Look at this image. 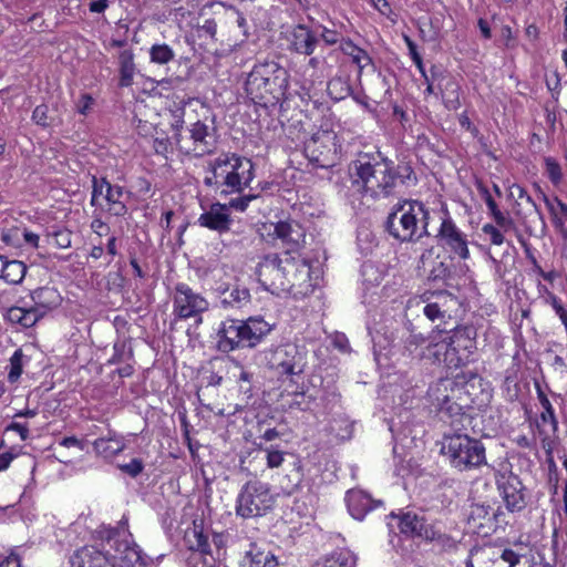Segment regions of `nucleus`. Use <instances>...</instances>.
I'll return each mask as SVG.
<instances>
[{
    "label": "nucleus",
    "mask_w": 567,
    "mask_h": 567,
    "mask_svg": "<svg viewBox=\"0 0 567 567\" xmlns=\"http://www.w3.org/2000/svg\"><path fill=\"white\" fill-rule=\"evenodd\" d=\"M353 184L364 196L374 200L395 194L399 185H415L417 177L409 163L398 165L381 152L360 153L351 164Z\"/></svg>",
    "instance_id": "obj_1"
},
{
    "label": "nucleus",
    "mask_w": 567,
    "mask_h": 567,
    "mask_svg": "<svg viewBox=\"0 0 567 567\" xmlns=\"http://www.w3.org/2000/svg\"><path fill=\"white\" fill-rule=\"evenodd\" d=\"M204 184L220 195L240 194L255 178L250 158L236 153H221L208 162Z\"/></svg>",
    "instance_id": "obj_2"
},
{
    "label": "nucleus",
    "mask_w": 567,
    "mask_h": 567,
    "mask_svg": "<svg viewBox=\"0 0 567 567\" xmlns=\"http://www.w3.org/2000/svg\"><path fill=\"white\" fill-rule=\"evenodd\" d=\"M289 86V72L274 60L254 65L245 82L248 97L258 105L268 107L279 103Z\"/></svg>",
    "instance_id": "obj_3"
},
{
    "label": "nucleus",
    "mask_w": 567,
    "mask_h": 567,
    "mask_svg": "<svg viewBox=\"0 0 567 567\" xmlns=\"http://www.w3.org/2000/svg\"><path fill=\"white\" fill-rule=\"evenodd\" d=\"M431 212L417 199H403L396 203L384 223L386 231L401 243H416L430 237Z\"/></svg>",
    "instance_id": "obj_4"
},
{
    "label": "nucleus",
    "mask_w": 567,
    "mask_h": 567,
    "mask_svg": "<svg viewBox=\"0 0 567 567\" xmlns=\"http://www.w3.org/2000/svg\"><path fill=\"white\" fill-rule=\"evenodd\" d=\"M272 330L261 317L247 320L226 319L217 330V348L221 352L257 347Z\"/></svg>",
    "instance_id": "obj_5"
},
{
    "label": "nucleus",
    "mask_w": 567,
    "mask_h": 567,
    "mask_svg": "<svg viewBox=\"0 0 567 567\" xmlns=\"http://www.w3.org/2000/svg\"><path fill=\"white\" fill-rule=\"evenodd\" d=\"M441 453L460 472L480 468L486 464V450L481 440L467 434L445 435Z\"/></svg>",
    "instance_id": "obj_6"
},
{
    "label": "nucleus",
    "mask_w": 567,
    "mask_h": 567,
    "mask_svg": "<svg viewBox=\"0 0 567 567\" xmlns=\"http://www.w3.org/2000/svg\"><path fill=\"white\" fill-rule=\"evenodd\" d=\"M274 505V496L267 483L249 481L241 487L236 501V514L252 518L266 514Z\"/></svg>",
    "instance_id": "obj_7"
},
{
    "label": "nucleus",
    "mask_w": 567,
    "mask_h": 567,
    "mask_svg": "<svg viewBox=\"0 0 567 567\" xmlns=\"http://www.w3.org/2000/svg\"><path fill=\"white\" fill-rule=\"evenodd\" d=\"M131 192L123 186L111 184L106 178H92L91 205L115 217H122L127 213V202Z\"/></svg>",
    "instance_id": "obj_8"
},
{
    "label": "nucleus",
    "mask_w": 567,
    "mask_h": 567,
    "mask_svg": "<svg viewBox=\"0 0 567 567\" xmlns=\"http://www.w3.org/2000/svg\"><path fill=\"white\" fill-rule=\"evenodd\" d=\"M340 147L334 131L319 130L305 142L303 152L315 167L329 168L338 162Z\"/></svg>",
    "instance_id": "obj_9"
},
{
    "label": "nucleus",
    "mask_w": 567,
    "mask_h": 567,
    "mask_svg": "<svg viewBox=\"0 0 567 567\" xmlns=\"http://www.w3.org/2000/svg\"><path fill=\"white\" fill-rule=\"evenodd\" d=\"M173 315L177 320L195 319L202 322V315L209 309L208 300L185 282H178L172 295Z\"/></svg>",
    "instance_id": "obj_10"
},
{
    "label": "nucleus",
    "mask_w": 567,
    "mask_h": 567,
    "mask_svg": "<svg viewBox=\"0 0 567 567\" xmlns=\"http://www.w3.org/2000/svg\"><path fill=\"white\" fill-rule=\"evenodd\" d=\"M292 264H284V258L277 254L265 256L257 265L256 275L259 284L266 291L274 295L288 292L286 275L292 270Z\"/></svg>",
    "instance_id": "obj_11"
},
{
    "label": "nucleus",
    "mask_w": 567,
    "mask_h": 567,
    "mask_svg": "<svg viewBox=\"0 0 567 567\" xmlns=\"http://www.w3.org/2000/svg\"><path fill=\"white\" fill-rule=\"evenodd\" d=\"M189 138L184 140L182 134H173L175 145L185 154L196 157L210 154L216 147L215 128L197 121L189 128Z\"/></svg>",
    "instance_id": "obj_12"
},
{
    "label": "nucleus",
    "mask_w": 567,
    "mask_h": 567,
    "mask_svg": "<svg viewBox=\"0 0 567 567\" xmlns=\"http://www.w3.org/2000/svg\"><path fill=\"white\" fill-rule=\"evenodd\" d=\"M437 215L441 220L440 228L435 235L437 243L443 247H447L461 259H467L470 250L466 235L456 226L445 203L441 204Z\"/></svg>",
    "instance_id": "obj_13"
},
{
    "label": "nucleus",
    "mask_w": 567,
    "mask_h": 567,
    "mask_svg": "<svg viewBox=\"0 0 567 567\" xmlns=\"http://www.w3.org/2000/svg\"><path fill=\"white\" fill-rule=\"evenodd\" d=\"M496 485L505 507L509 513H519L526 508V488L517 475L513 473H498L496 475Z\"/></svg>",
    "instance_id": "obj_14"
},
{
    "label": "nucleus",
    "mask_w": 567,
    "mask_h": 567,
    "mask_svg": "<svg viewBox=\"0 0 567 567\" xmlns=\"http://www.w3.org/2000/svg\"><path fill=\"white\" fill-rule=\"evenodd\" d=\"M269 362L280 374H300L306 365L305 351L296 343H286L272 351Z\"/></svg>",
    "instance_id": "obj_15"
},
{
    "label": "nucleus",
    "mask_w": 567,
    "mask_h": 567,
    "mask_svg": "<svg viewBox=\"0 0 567 567\" xmlns=\"http://www.w3.org/2000/svg\"><path fill=\"white\" fill-rule=\"evenodd\" d=\"M114 549L110 555L111 567H150L153 561L134 539H122L109 544Z\"/></svg>",
    "instance_id": "obj_16"
},
{
    "label": "nucleus",
    "mask_w": 567,
    "mask_h": 567,
    "mask_svg": "<svg viewBox=\"0 0 567 567\" xmlns=\"http://www.w3.org/2000/svg\"><path fill=\"white\" fill-rule=\"evenodd\" d=\"M424 303L423 313L432 322H444L451 318V310L456 306V298L446 290H426L420 296Z\"/></svg>",
    "instance_id": "obj_17"
},
{
    "label": "nucleus",
    "mask_w": 567,
    "mask_h": 567,
    "mask_svg": "<svg viewBox=\"0 0 567 567\" xmlns=\"http://www.w3.org/2000/svg\"><path fill=\"white\" fill-rule=\"evenodd\" d=\"M390 520L388 526L390 529L394 527V524L400 529V533L406 537H420L423 539L432 540L435 537V532L426 524L423 516H419L415 513L406 512L400 515L390 514Z\"/></svg>",
    "instance_id": "obj_18"
},
{
    "label": "nucleus",
    "mask_w": 567,
    "mask_h": 567,
    "mask_svg": "<svg viewBox=\"0 0 567 567\" xmlns=\"http://www.w3.org/2000/svg\"><path fill=\"white\" fill-rule=\"evenodd\" d=\"M461 394H466L464 388L456 379L442 378L431 384L427 390L429 399L432 405L437 409L442 404L451 402V400L461 399Z\"/></svg>",
    "instance_id": "obj_19"
},
{
    "label": "nucleus",
    "mask_w": 567,
    "mask_h": 567,
    "mask_svg": "<svg viewBox=\"0 0 567 567\" xmlns=\"http://www.w3.org/2000/svg\"><path fill=\"white\" fill-rule=\"evenodd\" d=\"M197 224L200 227L224 234L230 229L233 219L226 204L214 203L207 212L198 217Z\"/></svg>",
    "instance_id": "obj_20"
},
{
    "label": "nucleus",
    "mask_w": 567,
    "mask_h": 567,
    "mask_svg": "<svg viewBox=\"0 0 567 567\" xmlns=\"http://www.w3.org/2000/svg\"><path fill=\"white\" fill-rule=\"evenodd\" d=\"M274 234L287 247V252L297 251L305 244L306 233L297 221H279L275 225Z\"/></svg>",
    "instance_id": "obj_21"
},
{
    "label": "nucleus",
    "mask_w": 567,
    "mask_h": 567,
    "mask_svg": "<svg viewBox=\"0 0 567 567\" xmlns=\"http://www.w3.org/2000/svg\"><path fill=\"white\" fill-rule=\"evenodd\" d=\"M70 565L71 567H107L110 566V554H105L94 546H83L70 557Z\"/></svg>",
    "instance_id": "obj_22"
},
{
    "label": "nucleus",
    "mask_w": 567,
    "mask_h": 567,
    "mask_svg": "<svg viewBox=\"0 0 567 567\" xmlns=\"http://www.w3.org/2000/svg\"><path fill=\"white\" fill-rule=\"evenodd\" d=\"M319 42L316 33L306 24H297L290 39V50L303 55H311Z\"/></svg>",
    "instance_id": "obj_23"
},
{
    "label": "nucleus",
    "mask_w": 567,
    "mask_h": 567,
    "mask_svg": "<svg viewBox=\"0 0 567 567\" xmlns=\"http://www.w3.org/2000/svg\"><path fill=\"white\" fill-rule=\"evenodd\" d=\"M346 502L350 515L361 520L374 506L380 505V501H373L371 496L361 489H350L346 494Z\"/></svg>",
    "instance_id": "obj_24"
},
{
    "label": "nucleus",
    "mask_w": 567,
    "mask_h": 567,
    "mask_svg": "<svg viewBox=\"0 0 567 567\" xmlns=\"http://www.w3.org/2000/svg\"><path fill=\"white\" fill-rule=\"evenodd\" d=\"M446 336L471 360V355L476 350V328L474 326L455 327L451 331H446Z\"/></svg>",
    "instance_id": "obj_25"
},
{
    "label": "nucleus",
    "mask_w": 567,
    "mask_h": 567,
    "mask_svg": "<svg viewBox=\"0 0 567 567\" xmlns=\"http://www.w3.org/2000/svg\"><path fill=\"white\" fill-rule=\"evenodd\" d=\"M439 327L437 324L436 329H433L429 336L430 343L422 351V357L431 360L433 363L444 364L445 351L447 349L446 331L439 329Z\"/></svg>",
    "instance_id": "obj_26"
},
{
    "label": "nucleus",
    "mask_w": 567,
    "mask_h": 567,
    "mask_svg": "<svg viewBox=\"0 0 567 567\" xmlns=\"http://www.w3.org/2000/svg\"><path fill=\"white\" fill-rule=\"evenodd\" d=\"M93 538L107 544L115 543L122 539H134L132 533L128 530V519L123 516L117 523V526L101 524L94 532Z\"/></svg>",
    "instance_id": "obj_27"
},
{
    "label": "nucleus",
    "mask_w": 567,
    "mask_h": 567,
    "mask_svg": "<svg viewBox=\"0 0 567 567\" xmlns=\"http://www.w3.org/2000/svg\"><path fill=\"white\" fill-rule=\"evenodd\" d=\"M43 315L33 306H13L8 309L6 319L14 324H20L23 328L33 327Z\"/></svg>",
    "instance_id": "obj_28"
},
{
    "label": "nucleus",
    "mask_w": 567,
    "mask_h": 567,
    "mask_svg": "<svg viewBox=\"0 0 567 567\" xmlns=\"http://www.w3.org/2000/svg\"><path fill=\"white\" fill-rule=\"evenodd\" d=\"M32 305L43 315L56 308L61 303V296L53 287H41L31 293Z\"/></svg>",
    "instance_id": "obj_29"
},
{
    "label": "nucleus",
    "mask_w": 567,
    "mask_h": 567,
    "mask_svg": "<svg viewBox=\"0 0 567 567\" xmlns=\"http://www.w3.org/2000/svg\"><path fill=\"white\" fill-rule=\"evenodd\" d=\"M284 264H292V270L286 275L288 280V291H291L293 287L300 286L301 282L309 278V266L302 259H297L289 254H285Z\"/></svg>",
    "instance_id": "obj_30"
},
{
    "label": "nucleus",
    "mask_w": 567,
    "mask_h": 567,
    "mask_svg": "<svg viewBox=\"0 0 567 567\" xmlns=\"http://www.w3.org/2000/svg\"><path fill=\"white\" fill-rule=\"evenodd\" d=\"M220 303L224 308L240 309L250 302V291L246 287L236 286L231 290H220Z\"/></svg>",
    "instance_id": "obj_31"
},
{
    "label": "nucleus",
    "mask_w": 567,
    "mask_h": 567,
    "mask_svg": "<svg viewBox=\"0 0 567 567\" xmlns=\"http://www.w3.org/2000/svg\"><path fill=\"white\" fill-rule=\"evenodd\" d=\"M312 567H355V556L347 549L334 550Z\"/></svg>",
    "instance_id": "obj_32"
},
{
    "label": "nucleus",
    "mask_w": 567,
    "mask_h": 567,
    "mask_svg": "<svg viewBox=\"0 0 567 567\" xmlns=\"http://www.w3.org/2000/svg\"><path fill=\"white\" fill-rule=\"evenodd\" d=\"M124 446L123 441L116 436L100 437L93 443L94 451L105 458L121 453Z\"/></svg>",
    "instance_id": "obj_33"
},
{
    "label": "nucleus",
    "mask_w": 567,
    "mask_h": 567,
    "mask_svg": "<svg viewBox=\"0 0 567 567\" xmlns=\"http://www.w3.org/2000/svg\"><path fill=\"white\" fill-rule=\"evenodd\" d=\"M247 557L249 567H278V560L271 551L262 550L255 545L247 553Z\"/></svg>",
    "instance_id": "obj_34"
},
{
    "label": "nucleus",
    "mask_w": 567,
    "mask_h": 567,
    "mask_svg": "<svg viewBox=\"0 0 567 567\" xmlns=\"http://www.w3.org/2000/svg\"><path fill=\"white\" fill-rule=\"evenodd\" d=\"M491 511L492 506L488 504H473L468 515V523L475 528L488 527Z\"/></svg>",
    "instance_id": "obj_35"
},
{
    "label": "nucleus",
    "mask_w": 567,
    "mask_h": 567,
    "mask_svg": "<svg viewBox=\"0 0 567 567\" xmlns=\"http://www.w3.org/2000/svg\"><path fill=\"white\" fill-rule=\"evenodd\" d=\"M120 85L130 86L135 73V64L133 60V53L131 51H123L120 54Z\"/></svg>",
    "instance_id": "obj_36"
},
{
    "label": "nucleus",
    "mask_w": 567,
    "mask_h": 567,
    "mask_svg": "<svg viewBox=\"0 0 567 567\" xmlns=\"http://www.w3.org/2000/svg\"><path fill=\"white\" fill-rule=\"evenodd\" d=\"M27 274V266L20 260H8L2 279L10 285L20 284Z\"/></svg>",
    "instance_id": "obj_37"
},
{
    "label": "nucleus",
    "mask_w": 567,
    "mask_h": 567,
    "mask_svg": "<svg viewBox=\"0 0 567 567\" xmlns=\"http://www.w3.org/2000/svg\"><path fill=\"white\" fill-rule=\"evenodd\" d=\"M447 349L445 351V361L444 365L449 369H457L460 367L465 365L470 362V360L446 336Z\"/></svg>",
    "instance_id": "obj_38"
},
{
    "label": "nucleus",
    "mask_w": 567,
    "mask_h": 567,
    "mask_svg": "<svg viewBox=\"0 0 567 567\" xmlns=\"http://www.w3.org/2000/svg\"><path fill=\"white\" fill-rule=\"evenodd\" d=\"M537 396L543 408V412L540 413L542 422L549 423L551 425L553 432H556L558 430V421L555 415V410L549 399L539 386H537Z\"/></svg>",
    "instance_id": "obj_39"
},
{
    "label": "nucleus",
    "mask_w": 567,
    "mask_h": 567,
    "mask_svg": "<svg viewBox=\"0 0 567 567\" xmlns=\"http://www.w3.org/2000/svg\"><path fill=\"white\" fill-rule=\"evenodd\" d=\"M186 539L189 549L202 554H209L208 536L202 529L195 526L192 532L187 533Z\"/></svg>",
    "instance_id": "obj_40"
},
{
    "label": "nucleus",
    "mask_w": 567,
    "mask_h": 567,
    "mask_svg": "<svg viewBox=\"0 0 567 567\" xmlns=\"http://www.w3.org/2000/svg\"><path fill=\"white\" fill-rule=\"evenodd\" d=\"M151 61L157 64H166L175 58V53L167 44H154L150 50Z\"/></svg>",
    "instance_id": "obj_41"
},
{
    "label": "nucleus",
    "mask_w": 567,
    "mask_h": 567,
    "mask_svg": "<svg viewBox=\"0 0 567 567\" xmlns=\"http://www.w3.org/2000/svg\"><path fill=\"white\" fill-rule=\"evenodd\" d=\"M443 100L449 110H457L461 106L460 85L455 81H449L446 83Z\"/></svg>",
    "instance_id": "obj_42"
},
{
    "label": "nucleus",
    "mask_w": 567,
    "mask_h": 567,
    "mask_svg": "<svg viewBox=\"0 0 567 567\" xmlns=\"http://www.w3.org/2000/svg\"><path fill=\"white\" fill-rule=\"evenodd\" d=\"M362 282L367 287L378 286L383 277L379 269L372 262H364L361 267Z\"/></svg>",
    "instance_id": "obj_43"
},
{
    "label": "nucleus",
    "mask_w": 567,
    "mask_h": 567,
    "mask_svg": "<svg viewBox=\"0 0 567 567\" xmlns=\"http://www.w3.org/2000/svg\"><path fill=\"white\" fill-rule=\"evenodd\" d=\"M185 102L182 100L179 102H174L173 106L169 109V113L172 116V130L173 134H181V131L184 126V116H185Z\"/></svg>",
    "instance_id": "obj_44"
},
{
    "label": "nucleus",
    "mask_w": 567,
    "mask_h": 567,
    "mask_svg": "<svg viewBox=\"0 0 567 567\" xmlns=\"http://www.w3.org/2000/svg\"><path fill=\"white\" fill-rule=\"evenodd\" d=\"M259 449L266 453V463L269 468H278L282 465L285 455L287 454L285 451L274 445L267 447L260 446Z\"/></svg>",
    "instance_id": "obj_45"
},
{
    "label": "nucleus",
    "mask_w": 567,
    "mask_h": 567,
    "mask_svg": "<svg viewBox=\"0 0 567 567\" xmlns=\"http://www.w3.org/2000/svg\"><path fill=\"white\" fill-rule=\"evenodd\" d=\"M465 394H461V399L451 400V402L446 404H442L436 410L442 413H445L450 417H455L462 415L464 413V408L467 405V400L463 398Z\"/></svg>",
    "instance_id": "obj_46"
},
{
    "label": "nucleus",
    "mask_w": 567,
    "mask_h": 567,
    "mask_svg": "<svg viewBox=\"0 0 567 567\" xmlns=\"http://www.w3.org/2000/svg\"><path fill=\"white\" fill-rule=\"evenodd\" d=\"M545 173L553 185L557 186L560 184L563 179L561 167L559 163L554 157H545Z\"/></svg>",
    "instance_id": "obj_47"
},
{
    "label": "nucleus",
    "mask_w": 567,
    "mask_h": 567,
    "mask_svg": "<svg viewBox=\"0 0 567 567\" xmlns=\"http://www.w3.org/2000/svg\"><path fill=\"white\" fill-rule=\"evenodd\" d=\"M425 341L426 338L422 333L416 332L410 323L409 336L404 338V349L413 354Z\"/></svg>",
    "instance_id": "obj_48"
},
{
    "label": "nucleus",
    "mask_w": 567,
    "mask_h": 567,
    "mask_svg": "<svg viewBox=\"0 0 567 567\" xmlns=\"http://www.w3.org/2000/svg\"><path fill=\"white\" fill-rule=\"evenodd\" d=\"M49 236L52 237L53 244L61 249H66L71 247L72 243V231L66 228H56L49 233Z\"/></svg>",
    "instance_id": "obj_49"
},
{
    "label": "nucleus",
    "mask_w": 567,
    "mask_h": 567,
    "mask_svg": "<svg viewBox=\"0 0 567 567\" xmlns=\"http://www.w3.org/2000/svg\"><path fill=\"white\" fill-rule=\"evenodd\" d=\"M22 357L23 354L21 350H17L10 359V371L8 373V380L11 383L17 382L22 373Z\"/></svg>",
    "instance_id": "obj_50"
},
{
    "label": "nucleus",
    "mask_w": 567,
    "mask_h": 567,
    "mask_svg": "<svg viewBox=\"0 0 567 567\" xmlns=\"http://www.w3.org/2000/svg\"><path fill=\"white\" fill-rule=\"evenodd\" d=\"M522 247L524 248V252H525V256L526 258L529 260V262L533 265V269L538 272L544 279H548L549 276L544 272V270L542 269V267L539 266L534 252H533V249L530 247V245L525 240L523 239L522 237L518 238Z\"/></svg>",
    "instance_id": "obj_51"
},
{
    "label": "nucleus",
    "mask_w": 567,
    "mask_h": 567,
    "mask_svg": "<svg viewBox=\"0 0 567 567\" xmlns=\"http://www.w3.org/2000/svg\"><path fill=\"white\" fill-rule=\"evenodd\" d=\"M482 231L488 236L491 244L501 246L505 241V237L502 234L501 229L497 228V226L493 224H485L482 227Z\"/></svg>",
    "instance_id": "obj_52"
},
{
    "label": "nucleus",
    "mask_w": 567,
    "mask_h": 567,
    "mask_svg": "<svg viewBox=\"0 0 567 567\" xmlns=\"http://www.w3.org/2000/svg\"><path fill=\"white\" fill-rule=\"evenodd\" d=\"M173 143H175L173 136H156L153 142V147L156 154L165 156L172 151Z\"/></svg>",
    "instance_id": "obj_53"
},
{
    "label": "nucleus",
    "mask_w": 567,
    "mask_h": 567,
    "mask_svg": "<svg viewBox=\"0 0 567 567\" xmlns=\"http://www.w3.org/2000/svg\"><path fill=\"white\" fill-rule=\"evenodd\" d=\"M403 39H404V42H405V44H406V47L409 49V52H410V55H411L413 62L417 66V69L421 72V74L425 75V69H424V65H423L422 58H421V55L417 52L416 44L414 43V41L409 35H403Z\"/></svg>",
    "instance_id": "obj_54"
},
{
    "label": "nucleus",
    "mask_w": 567,
    "mask_h": 567,
    "mask_svg": "<svg viewBox=\"0 0 567 567\" xmlns=\"http://www.w3.org/2000/svg\"><path fill=\"white\" fill-rule=\"evenodd\" d=\"M49 107L45 104L38 105L32 112V121L43 127L50 125L49 121Z\"/></svg>",
    "instance_id": "obj_55"
},
{
    "label": "nucleus",
    "mask_w": 567,
    "mask_h": 567,
    "mask_svg": "<svg viewBox=\"0 0 567 567\" xmlns=\"http://www.w3.org/2000/svg\"><path fill=\"white\" fill-rule=\"evenodd\" d=\"M449 274V267L442 260H437L430 270L427 278L433 281L443 280Z\"/></svg>",
    "instance_id": "obj_56"
},
{
    "label": "nucleus",
    "mask_w": 567,
    "mask_h": 567,
    "mask_svg": "<svg viewBox=\"0 0 567 567\" xmlns=\"http://www.w3.org/2000/svg\"><path fill=\"white\" fill-rule=\"evenodd\" d=\"M489 215L493 217L496 226L503 229L504 231H507L514 227L513 219L508 215L503 213L499 208Z\"/></svg>",
    "instance_id": "obj_57"
},
{
    "label": "nucleus",
    "mask_w": 567,
    "mask_h": 567,
    "mask_svg": "<svg viewBox=\"0 0 567 567\" xmlns=\"http://www.w3.org/2000/svg\"><path fill=\"white\" fill-rule=\"evenodd\" d=\"M489 215L493 217L496 226L503 229L504 231H507L514 227L513 219L508 215L503 213L499 208Z\"/></svg>",
    "instance_id": "obj_58"
},
{
    "label": "nucleus",
    "mask_w": 567,
    "mask_h": 567,
    "mask_svg": "<svg viewBox=\"0 0 567 567\" xmlns=\"http://www.w3.org/2000/svg\"><path fill=\"white\" fill-rule=\"evenodd\" d=\"M120 470L131 477H136L143 472L144 464L142 460L133 458L130 463L120 465Z\"/></svg>",
    "instance_id": "obj_59"
},
{
    "label": "nucleus",
    "mask_w": 567,
    "mask_h": 567,
    "mask_svg": "<svg viewBox=\"0 0 567 567\" xmlns=\"http://www.w3.org/2000/svg\"><path fill=\"white\" fill-rule=\"evenodd\" d=\"M507 524H508V522L506 520V515H505V512L502 509V507L501 506H498L497 508L492 507L488 528H491V527L497 528V527L505 526Z\"/></svg>",
    "instance_id": "obj_60"
},
{
    "label": "nucleus",
    "mask_w": 567,
    "mask_h": 567,
    "mask_svg": "<svg viewBox=\"0 0 567 567\" xmlns=\"http://www.w3.org/2000/svg\"><path fill=\"white\" fill-rule=\"evenodd\" d=\"M318 29L321 30L320 38L327 45H333L341 39V34L336 30L328 29L321 24L318 25Z\"/></svg>",
    "instance_id": "obj_61"
},
{
    "label": "nucleus",
    "mask_w": 567,
    "mask_h": 567,
    "mask_svg": "<svg viewBox=\"0 0 567 567\" xmlns=\"http://www.w3.org/2000/svg\"><path fill=\"white\" fill-rule=\"evenodd\" d=\"M255 198H257L256 195H244L240 197L231 198L229 204L227 205L228 209L234 208L238 212H245L249 203Z\"/></svg>",
    "instance_id": "obj_62"
},
{
    "label": "nucleus",
    "mask_w": 567,
    "mask_h": 567,
    "mask_svg": "<svg viewBox=\"0 0 567 567\" xmlns=\"http://www.w3.org/2000/svg\"><path fill=\"white\" fill-rule=\"evenodd\" d=\"M125 343H115L114 344V353L112 358L109 360L111 364H116L125 360V357L131 358L132 351H126Z\"/></svg>",
    "instance_id": "obj_63"
},
{
    "label": "nucleus",
    "mask_w": 567,
    "mask_h": 567,
    "mask_svg": "<svg viewBox=\"0 0 567 567\" xmlns=\"http://www.w3.org/2000/svg\"><path fill=\"white\" fill-rule=\"evenodd\" d=\"M499 557L508 565L507 567H516L520 561V555L509 548L503 549Z\"/></svg>",
    "instance_id": "obj_64"
}]
</instances>
